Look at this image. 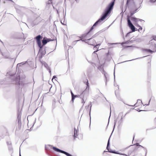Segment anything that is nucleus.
<instances>
[{
  "mask_svg": "<svg viewBox=\"0 0 156 156\" xmlns=\"http://www.w3.org/2000/svg\"><path fill=\"white\" fill-rule=\"evenodd\" d=\"M142 111H144V110H139L138 111L139 112H140Z\"/></svg>",
  "mask_w": 156,
  "mask_h": 156,
  "instance_id": "c03bdc74",
  "label": "nucleus"
},
{
  "mask_svg": "<svg viewBox=\"0 0 156 156\" xmlns=\"http://www.w3.org/2000/svg\"><path fill=\"white\" fill-rule=\"evenodd\" d=\"M45 149H46L47 148V147L46 146H45Z\"/></svg>",
  "mask_w": 156,
  "mask_h": 156,
  "instance_id": "5fc2aeb1",
  "label": "nucleus"
},
{
  "mask_svg": "<svg viewBox=\"0 0 156 156\" xmlns=\"http://www.w3.org/2000/svg\"><path fill=\"white\" fill-rule=\"evenodd\" d=\"M7 144L8 145H10L11 144V141H7Z\"/></svg>",
  "mask_w": 156,
  "mask_h": 156,
  "instance_id": "7c9ffc66",
  "label": "nucleus"
},
{
  "mask_svg": "<svg viewBox=\"0 0 156 156\" xmlns=\"http://www.w3.org/2000/svg\"><path fill=\"white\" fill-rule=\"evenodd\" d=\"M99 50V49H98L97 50H96V51H95L94 52V53H95V54H96V53Z\"/></svg>",
  "mask_w": 156,
  "mask_h": 156,
  "instance_id": "e433bc0d",
  "label": "nucleus"
},
{
  "mask_svg": "<svg viewBox=\"0 0 156 156\" xmlns=\"http://www.w3.org/2000/svg\"><path fill=\"white\" fill-rule=\"evenodd\" d=\"M21 121L20 119L18 118V121L19 122V123H20V122Z\"/></svg>",
  "mask_w": 156,
  "mask_h": 156,
  "instance_id": "ea45409f",
  "label": "nucleus"
},
{
  "mask_svg": "<svg viewBox=\"0 0 156 156\" xmlns=\"http://www.w3.org/2000/svg\"><path fill=\"white\" fill-rule=\"evenodd\" d=\"M20 76L19 75L16 76L15 79L16 85L18 86L20 85Z\"/></svg>",
  "mask_w": 156,
  "mask_h": 156,
  "instance_id": "f8f14e48",
  "label": "nucleus"
},
{
  "mask_svg": "<svg viewBox=\"0 0 156 156\" xmlns=\"http://www.w3.org/2000/svg\"><path fill=\"white\" fill-rule=\"evenodd\" d=\"M123 118L122 117H121V119H122Z\"/></svg>",
  "mask_w": 156,
  "mask_h": 156,
  "instance_id": "864d4df0",
  "label": "nucleus"
},
{
  "mask_svg": "<svg viewBox=\"0 0 156 156\" xmlns=\"http://www.w3.org/2000/svg\"><path fill=\"white\" fill-rule=\"evenodd\" d=\"M42 44H41V46H42V48L43 46L45 45L47 43V38L46 37H44L43 38V39L42 40Z\"/></svg>",
  "mask_w": 156,
  "mask_h": 156,
  "instance_id": "ddd939ff",
  "label": "nucleus"
},
{
  "mask_svg": "<svg viewBox=\"0 0 156 156\" xmlns=\"http://www.w3.org/2000/svg\"><path fill=\"white\" fill-rule=\"evenodd\" d=\"M132 32H133L132 31H130V32L126 34V36H127L130 33H131Z\"/></svg>",
  "mask_w": 156,
  "mask_h": 156,
  "instance_id": "c9c22d12",
  "label": "nucleus"
},
{
  "mask_svg": "<svg viewBox=\"0 0 156 156\" xmlns=\"http://www.w3.org/2000/svg\"><path fill=\"white\" fill-rule=\"evenodd\" d=\"M130 0H127L126 3V7L127 6L129 5V3H130Z\"/></svg>",
  "mask_w": 156,
  "mask_h": 156,
  "instance_id": "a878e982",
  "label": "nucleus"
},
{
  "mask_svg": "<svg viewBox=\"0 0 156 156\" xmlns=\"http://www.w3.org/2000/svg\"><path fill=\"white\" fill-rule=\"evenodd\" d=\"M55 37L54 38L51 39L50 38H47V40L48 42H49V41H54L55 40Z\"/></svg>",
  "mask_w": 156,
  "mask_h": 156,
  "instance_id": "412c9836",
  "label": "nucleus"
},
{
  "mask_svg": "<svg viewBox=\"0 0 156 156\" xmlns=\"http://www.w3.org/2000/svg\"><path fill=\"white\" fill-rule=\"evenodd\" d=\"M62 24L63 25H65V24H63V23H62Z\"/></svg>",
  "mask_w": 156,
  "mask_h": 156,
  "instance_id": "6e6d98bb",
  "label": "nucleus"
},
{
  "mask_svg": "<svg viewBox=\"0 0 156 156\" xmlns=\"http://www.w3.org/2000/svg\"><path fill=\"white\" fill-rule=\"evenodd\" d=\"M20 156H21L20 154Z\"/></svg>",
  "mask_w": 156,
  "mask_h": 156,
  "instance_id": "4d7b16f0",
  "label": "nucleus"
},
{
  "mask_svg": "<svg viewBox=\"0 0 156 156\" xmlns=\"http://www.w3.org/2000/svg\"><path fill=\"white\" fill-rule=\"evenodd\" d=\"M136 26L137 27H139L140 26L138 24H136Z\"/></svg>",
  "mask_w": 156,
  "mask_h": 156,
  "instance_id": "37998d69",
  "label": "nucleus"
},
{
  "mask_svg": "<svg viewBox=\"0 0 156 156\" xmlns=\"http://www.w3.org/2000/svg\"><path fill=\"white\" fill-rule=\"evenodd\" d=\"M147 56H143L142 57H141V58H144L147 56ZM135 58V59H132V60H128V61H124L122 62L121 63H124V62H128V61H132V60H135V59H138V58Z\"/></svg>",
  "mask_w": 156,
  "mask_h": 156,
  "instance_id": "aec40b11",
  "label": "nucleus"
},
{
  "mask_svg": "<svg viewBox=\"0 0 156 156\" xmlns=\"http://www.w3.org/2000/svg\"><path fill=\"white\" fill-rule=\"evenodd\" d=\"M150 48L153 51L156 50V40H151L149 41Z\"/></svg>",
  "mask_w": 156,
  "mask_h": 156,
  "instance_id": "423d86ee",
  "label": "nucleus"
},
{
  "mask_svg": "<svg viewBox=\"0 0 156 156\" xmlns=\"http://www.w3.org/2000/svg\"><path fill=\"white\" fill-rule=\"evenodd\" d=\"M96 44V45H95L94 46V48H98V49L99 46L101 45V43H99L98 44Z\"/></svg>",
  "mask_w": 156,
  "mask_h": 156,
  "instance_id": "4be33fe9",
  "label": "nucleus"
},
{
  "mask_svg": "<svg viewBox=\"0 0 156 156\" xmlns=\"http://www.w3.org/2000/svg\"><path fill=\"white\" fill-rule=\"evenodd\" d=\"M139 30H142V27H141L140 26L139 27Z\"/></svg>",
  "mask_w": 156,
  "mask_h": 156,
  "instance_id": "a19ab883",
  "label": "nucleus"
},
{
  "mask_svg": "<svg viewBox=\"0 0 156 156\" xmlns=\"http://www.w3.org/2000/svg\"><path fill=\"white\" fill-rule=\"evenodd\" d=\"M134 145H136L137 146H140V145L138 143H136L134 144Z\"/></svg>",
  "mask_w": 156,
  "mask_h": 156,
  "instance_id": "2f4dec72",
  "label": "nucleus"
},
{
  "mask_svg": "<svg viewBox=\"0 0 156 156\" xmlns=\"http://www.w3.org/2000/svg\"><path fill=\"white\" fill-rule=\"evenodd\" d=\"M80 37V40H76V41H74L73 42V44H75L76 43V42H78V41H82L83 42H85V43H86V42H87V40H83L82 39V37Z\"/></svg>",
  "mask_w": 156,
  "mask_h": 156,
  "instance_id": "2eb2a0df",
  "label": "nucleus"
},
{
  "mask_svg": "<svg viewBox=\"0 0 156 156\" xmlns=\"http://www.w3.org/2000/svg\"><path fill=\"white\" fill-rule=\"evenodd\" d=\"M71 96H73L74 95V94H73V92H72V91H71Z\"/></svg>",
  "mask_w": 156,
  "mask_h": 156,
  "instance_id": "4c0bfd02",
  "label": "nucleus"
},
{
  "mask_svg": "<svg viewBox=\"0 0 156 156\" xmlns=\"http://www.w3.org/2000/svg\"><path fill=\"white\" fill-rule=\"evenodd\" d=\"M0 41L2 43V44H3V42L2 41H1V40H0Z\"/></svg>",
  "mask_w": 156,
  "mask_h": 156,
  "instance_id": "09e8293b",
  "label": "nucleus"
},
{
  "mask_svg": "<svg viewBox=\"0 0 156 156\" xmlns=\"http://www.w3.org/2000/svg\"><path fill=\"white\" fill-rule=\"evenodd\" d=\"M48 146H49V147H52V146L50 145H48Z\"/></svg>",
  "mask_w": 156,
  "mask_h": 156,
  "instance_id": "8fccbe9b",
  "label": "nucleus"
},
{
  "mask_svg": "<svg viewBox=\"0 0 156 156\" xmlns=\"http://www.w3.org/2000/svg\"><path fill=\"white\" fill-rule=\"evenodd\" d=\"M26 62H21V63H19V64H17V66L19 65V66H21V65H24V64H25V63H26Z\"/></svg>",
  "mask_w": 156,
  "mask_h": 156,
  "instance_id": "b1692460",
  "label": "nucleus"
},
{
  "mask_svg": "<svg viewBox=\"0 0 156 156\" xmlns=\"http://www.w3.org/2000/svg\"><path fill=\"white\" fill-rule=\"evenodd\" d=\"M138 9H136L133 12H130V16H127L128 25L129 28H130L131 30H132V32H135V31L136 28L131 22L130 20V17L132 16L136 12L137 10H138Z\"/></svg>",
  "mask_w": 156,
  "mask_h": 156,
  "instance_id": "7ed1b4c3",
  "label": "nucleus"
},
{
  "mask_svg": "<svg viewBox=\"0 0 156 156\" xmlns=\"http://www.w3.org/2000/svg\"><path fill=\"white\" fill-rule=\"evenodd\" d=\"M156 38V36H154L153 37V39L152 40H154H154H155V39Z\"/></svg>",
  "mask_w": 156,
  "mask_h": 156,
  "instance_id": "58836bf2",
  "label": "nucleus"
},
{
  "mask_svg": "<svg viewBox=\"0 0 156 156\" xmlns=\"http://www.w3.org/2000/svg\"><path fill=\"white\" fill-rule=\"evenodd\" d=\"M125 44V43H124V42H123L122 43H121V44L122 45L123 44Z\"/></svg>",
  "mask_w": 156,
  "mask_h": 156,
  "instance_id": "de8ad7c7",
  "label": "nucleus"
},
{
  "mask_svg": "<svg viewBox=\"0 0 156 156\" xmlns=\"http://www.w3.org/2000/svg\"><path fill=\"white\" fill-rule=\"evenodd\" d=\"M46 53L45 49H44V51H43V48H42L41 50L39 48V56L38 58L40 60L41 59L43 56L45 55Z\"/></svg>",
  "mask_w": 156,
  "mask_h": 156,
  "instance_id": "6e6552de",
  "label": "nucleus"
},
{
  "mask_svg": "<svg viewBox=\"0 0 156 156\" xmlns=\"http://www.w3.org/2000/svg\"><path fill=\"white\" fill-rule=\"evenodd\" d=\"M105 85H107V77H106V76H105Z\"/></svg>",
  "mask_w": 156,
  "mask_h": 156,
  "instance_id": "f704fd0d",
  "label": "nucleus"
},
{
  "mask_svg": "<svg viewBox=\"0 0 156 156\" xmlns=\"http://www.w3.org/2000/svg\"><path fill=\"white\" fill-rule=\"evenodd\" d=\"M139 146L143 148L145 150V156H146V155H147V151L146 149L143 146L141 145H140V146Z\"/></svg>",
  "mask_w": 156,
  "mask_h": 156,
  "instance_id": "5701e85b",
  "label": "nucleus"
},
{
  "mask_svg": "<svg viewBox=\"0 0 156 156\" xmlns=\"http://www.w3.org/2000/svg\"><path fill=\"white\" fill-rule=\"evenodd\" d=\"M135 135H133V140L134 139V137H135Z\"/></svg>",
  "mask_w": 156,
  "mask_h": 156,
  "instance_id": "a18cd8bd",
  "label": "nucleus"
},
{
  "mask_svg": "<svg viewBox=\"0 0 156 156\" xmlns=\"http://www.w3.org/2000/svg\"><path fill=\"white\" fill-rule=\"evenodd\" d=\"M72 96L71 101L73 103L74 102V100L75 98V95H74L73 96Z\"/></svg>",
  "mask_w": 156,
  "mask_h": 156,
  "instance_id": "393cba45",
  "label": "nucleus"
},
{
  "mask_svg": "<svg viewBox=\"0 0 156 156\" xmlns=\"http://www.w3.org/2000/svg\"><path fill=\"white\" fill-rule=\"evenodd\" d=\"M54 79H55V80H56V79H57V77L56 76H54L52 77V80L53 81Z\"/></svg>",
  "mask_w": 156,
  "mask_h": 156,
  "instance_id": "bb28decb",
  "label": "nucleus"
},
{
  "mask_svg": "<svg viewBox=\"0 0 156 156\" xmlns=\"http://www.w3.org/2000/svg\"><path fill=\"white\" fill-rule=\"evenodd\" d=\"M118 44V43H109V44L110 45H113V44ZM119 44H120V43H119Z\"/></svg>",
  "mask_w": 156,
  "mask_h": 156,
  "instance_id": "c85d7f7f",
  "label": "nucleus"
},
{
  "mask_svg": "<svg viewBox=\"0 0 156 156\" xmlns=\"http://www.w3.org/2000/svg\"><path fill=\"white\" fill-rule=\"evenodd\" d=\"M78 128L77 129H76L75 128H74V134L73 135L74 139H75V138H77L78 136Z\"/></svg>",
  "mask_w": 156,
  "mask_h": 156,
  "instance_id": "9b49d317",
  "label": "nucleus"
},
{
  "mask_svg": "<svg viewBox=\"0 0 156 156\" xmlns=\"http://www.w3.org/2000/svg\"><path fill=\"white\" fill-rule=\"evenodd\" d=\"M52 149L54 151L58 152H59L63 154L66 155L67 156H73L71 154H69V153L66 152L65 151H64L63 150H61L56 147L54 146L52 147Z\"/></svg>",
  "mask_w": 156,
  "mask_h": 156,
  "instance_id": "39448f33",
  "label": "nucleus"
},
{
  "mask_svg": "<svg viewBox=\"0 0 156 156\" xmlns=\"http://www.w3.org/2000/svg\"><path fill=\"white\" fill-rule=\"evenodd\" d=\"M76 2H77V0H75Z\"/></svg>",
  "mask_w": 156,
  "mask_h": 156,
  "instance_id": "bf43d9fd",
  "label": "nucleus"
},
{
  "mask_svg": "<svg viewBox=\"0 0 156 156\" xmlns=\"http://www.w3.org/2000/svg\"><path fill=\"white\" fill-rule=\"evenodd\" d=\"M86 84V89L83 91L80 94V98L82 99L81 102L83 104L82 107L83 106L84 103H85L86 99L85 100V96L87 95L88 94L89 91V86L88 81L86 79L84 82Z\"/></svg>",
  "mask_w": 156,
  "mask_h": 156,
  "instance_id": "f03ea898",
  "label": "nucleus"
},
{
  "mask_svg": "<svg viewBox=\"0 0 156 156\" xmlns=\"http://www.w3.org/2000/svg\"><path fill=\"white\" fill-rule=\"evenodd\" d=\"M151 99H150V100H149V102H148V104H145V105H145V106H148V105H149L150 104V101H151Z\"/></svg>",
  "mask_w": 156,
  "mask_h": 156,
  "instance_id": "cd10ccee",
  "label": "nucleus"
},
{
  "mask_svg": "<svg viewBox=\"0 0 156 156\" xmlns=\"http://www.w3.org/2000/svg\"><path fill=\"white\" fill-rule=\"evenodd\" d=\"M138 21H140V22H141L142 21H143V20H142V19H138Z\"/></svg>",
  "mask_w": 156,
  "mask_h": 156,
  "instance_id": "79ce46f5",
  "label": "nucleus"
},
{
  "mask_svg": "<svg viewBox=\"0 0 156 156\" xmlns=\"http://www.w3.org/2000/svg\"><path fill=\"white\" fill-rule=\"evenodd\" d=\"M115 1V0H112L111 2L108 5L100 17L94 23L93 26L91 27L89 31L87 33V34L93 30L94 27L96 26L98 24L101 23V21L104 20L110 13L113 8Z\"/></svg>",
  "mask_w": 156,
  "mask_h": 156,
  "instance_id": "f257e3e1",
  "label": "nucleus"
},
{
  "mask_svg": "<svg viewBox=\"0 0 156 156\" xmlns=\"http://www.w3.org/2000/svg\"><path fill=\"white\" fill-rule=\"evenodd\" d=\"M138 103H139V104H140L141 103L142 104H143L141 100L140 99H138L137 100V102L134 105H132L131 106H133V107L134 106H135V105H136V104H137Z\"/></svg>",
  "mask_w": 156,
  "mask_h": 156,
  "instance_id": "6ab92c4d",
  "label": "nucleus"
},
{
  "mask_svg": "<svg viewBox=\"0 0 156 156\" xmlns=\"http://www.w3.org/2000/svg\"><path fill=\"white\" fill-rule=\"evenodd\" d=\"M110 137H111V136L109 138L108 140L107 144V147H106V149L108 150V152L110 153L116 154V151H115V150H112L110 148V147H109L110 145Z\"/></svg>",
  "mask_w": 156,
  "mask_h": 156,
  "instance_id": "1a4fd4ad",
  "label": "nucleus"
},
{
  "mask_svg": "<svg viewBox=\"0 0 156 156\" xmlns=\"http://www.w3.org/2000/svg\"><path fill=\"white\" fill-rule=\"evenodd\" d=\"M90 104L88 106H86V108H88L89 106H90V113H89V115H90V123H91V116H90V111L91 110V107L92 106V104H91V102H90Z\"/></svg>",
  "mask_w": 156,
  "mask_h": 156,
  "instance_id": "4468645a",
  "label": "nucleus"
},
{
  "mask_svg": "<svg viewBox=\"0 0 156 156\" xmlns=\"http://www.w3.org/2000/svg\"><path fill=\"white\" fill-rule=\"evenodd\" d=\"M116 154H120L121 155H123L124 156H129V155H127V154H125L121 153H120V152L118 151H116Z\"/></svg>",
  "mask_w": 156,
  "mask_h": 156,
  "instance_id": "a211bd4d",
  "label": "nucleus"
},
{
  "mask_svg": "<svg viewBox=\"0 0 156 156\" xmlns=\"http://www.w3.org/2000/svg\"><path fill=\"white\" fill-rule=\"evenodd\" d=\"M131 20L134 22H135V23H136L138 21V18H137L134 17H132V16L131 17H130V18Z\"/></svg>",
  "mask_w": 156,
  "mask_h": 156,
  "instance_id": "dca6fc26",
  "label": "nucleus"
},
{
  "mask_svg": "<svg viewBox=\"0 0 156 156\" xmlns=\"http://www.w3.org/2000/svg\"><path fill=\"white\" fill-rule=\"evenodd\" d=\"M42 64L44 66V67L47 69H49V67L48 65L46 62H43Z\"/></svg>",
  "mask_w": 156,
  "mask_h": 156,
  "instance_id": "f3484780",
  "label": "nucleus"
},
{
  "mask_svg": "<svg viewBox=\"0 0 156 156\" xmlns=\"http://www.w3.org/2000/svg\"><path fill=\"white\" fill-rule=\"evenodd\" d=\"M109 54V53H108H108H107V55H108Z\"/></svg>",
  "mask_w": 156,
  "mask_h": 156,
  "instance_id": "603ef678",
  "label": "nucleus"
},
{
  "mask_svg": "<svg viewBox=\"0 0 156 156\" xmlns=\"http://www.w3.org/2000/svg\"><path fill=\"white\" fill-rule=\"evenodd\" d=\"M142 50L144 52H148L152 53L154 52H155L156 51V50H155L154 51H153L151 49H146V48H142Z\"/></svg>",
  "mask_w": 156,
  "mask_h": 156,
  "instance_id": "9d476101",
  "label": "nucleus"
},
{
  "mask_svg": "<svg viewBox=\"0 0 156 156\" xmlns=\"http://www.w3.org/2000/svg\"><path fill=\"white\" fill-rule=\"evenodd\" d=\"M42 38V37L40 34L37 36L35 38L36 40V42L38 47L40 48V50L42 48V46H41V39Z\"/></svg>",
  "mask_w": 156,
  "mask_h": 156,
  "instance_id": "0eeeda50",
  "label": "nucleus"
},
{
  "mask_svg": "<svg viewBox=\"0 0 156 156\" xmlns=\"http://www.w3.org/2000/svg\"><path fill=\"white\" fill-rule=\"evenodd\" d=\"M128 147H127L126 148H128Z\"/></svg>",
  "mask_w": 156,
  "mask_h": 156,
  "instance_id": "052dcab7",
  "label": "nucleus"
},
{
  "mask_svg": "<svg viewBox=\"0 0 156 156\" xmlns=\"http://www.w3.org/2000/svg\"><path fill=\"white\" fill-rule=\"evenodd\" d=\"M98 35V33H96L95 34L93 35L91 38L87 40V43L88 44L92 46H94L95 44H96V41L94 39H92V38L95 37Z\"/></svg>",
  "mask_w": 156,
  "mask_h": 156,
  "instance_id": "20e7f679",
  "label": "nucleus"
},
{
  "mask_svg": "<svg viewBox=\"0 0 156 156\" xmlns=\"http://www.w3.org/2000/svg\"><path fill=\"white\" fill-rule=\"evenodd\" d=\"M114 78H115V72H114Z\"/></svg>",
  "mask_w": 156,
  "mask_h": 156,
  "instance_id": "3c124183",
  "label": "nucleus"
},
{
  "mask_svg": "<svg viewBox=\"0 0 156 156\" xmlns=\"http://www.w3.org/2000/svg\"><path fill=\"white\" fill-rule=\"evenodd\" d=\"M47 70H48L49 73L50 74H51V69H50V68H49V69H48Z\"/></svg>",
  "mask_w": 156,
  "mask_h": 156,
  "instance_id": "72a5a7b5",
  "label": "nucleus"
},
{
  "mask_svg": "<svg viewBox=\"0 0 156 156\" xmlns=\"http://www.w3.org/2000/svg\"><path fill=\"white\" fill-rule=\"evenodd\" d=\"M105 99L106 100H107L106 98H105Z\"/></svg>",
  "mask_w": 156,
  "mask_h": 156,
  "instance_id": "13d9d810",
  "label": "nucleus"
},
{
  "mask_svg": "<svg viewBox=\"0 0 156 156\" xmlns=\"http://www.w3.org/2000/svg\"><path fill=\"white\" fill-rule=\"evenodd\" d=\"M107 152V151H104V152H103V154H104V153H105V152Z\"/></svg>",
  "mask_w": 156,
  "mask_h": 156,
  "instance_id": "49530a36",
  "label": "nucleus"
},
{
  "mask_svg": "<svg viewBox=\"0 0 156 156\" xmlns=\"http://www.w3.org/2000/svg\"><path fill=\"white\" fill-rule=\"evenodd\" d=\"M80 95H75V98H80Z\"/></svg>",
  "mask_w": 156,
  "mask_h": 156,
  "instance_id": "473e14b6",
  "label": "nucleus"
},
{
  "mask_svg": "<svg viewBox=\"0 0 156 156\" xmlns=\"http://www.w3.org/2000/svg\"><path fill=\"white\" fill-rule=\"evenodd\" d=\"M156 1V0H150L149 2H154Z\"/></svg>",
  "mask_w": 156,
  "mask_h": 156,
  "instance_id": "c756f323",
  "label": "nucleus"
}]
</instances>
